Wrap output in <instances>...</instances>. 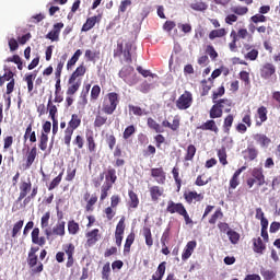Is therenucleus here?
<instances>
[{
  "mask_svg": "<svg viewBox=\"0 0 280 280\" xmlns=\"http://www.w3.org/2000/svg\"><path fill=\"white\" fill-rule=\"evenodd\" d=\"M118 105H119V94L115 92H110L106 95L103 102V113H105V115H113V113L117 110Z\"/></svg>",
  "mask_w": 280,
  "mask_h": 280,
  "instance_id": "obj_1",
  "label": "nucleus"
},
{
  "mask_svg": "<svg viewBox=\"0 0 280 280\" xmlns=\"http://www.w3.org/2000/svg\"><path fill=\"white\" fill-rule=\"evenodd\" d=\"M119 78L129 84V86H135L139 79L137 78V73H135V68L132 66H125L118 73Z\"/></svg>",
  "mask_w": 280,
  "mask_h": 280,
  "instance_id": "obj_2",
  "label": "nucleus"
},
{
  "mask_svg": "<svg viewBox=\"0 0 280 280\" xmlns=\"http://www.w3.org/2000/svg\"><path fill=\"white\" fill-rule=\"evenodd\" d=\"M223 104H226V106L230 107L233 103L231 102V100L228 98L219 100L210 109V119H218L222 117V110L224 109Z\"/></svg>",
  "mask_w": 280,
  "mask_h": 280,
  "instance_id": "obj_3",
  "label": "nucleus"
},
{
  "mask_svg": "<svg viewBox=\"0 0 280 280\" xmlns=\"http://www.w3.org/2000/svg\"><path fill=\"white\" fill-rule=\"evenodd\" d=\"M192 102H194V97L189 92L186 91L176 101V106L178 110H187V108L191 107Z\"/></svg>",
  "mask_w": 280,
  "mask_h": 280,
  "instance_id": "obj_4",
  "label": "nucleus"
},
{
  "mask_svg": "<svg viewBox=\"0 0 280 280\" xmlns=\"http://www.w3.org/2000/svg\"><path fill=\"white\" fill-rule=\"evenodd\" d=\"M65 27V24L62 22L54 24L52 31H50L47 35L46 38L48 40H51L52 43H58L60 40V31Z\"/></svg>",
  "mask_w": 280,
  "mask_h": 280,
  "instance_id": "obj_5",
  "label": "nucleus"
},
{
  "mask_svg": "<svg viewBox=\"0 0 280 280\" xmlns=\"http://www.w3.org/2000/svg\"><path fill=\"white\" fill-rule=\"evenodd\" d=\"M68 84L70 85L67 90V95H75L80 90V86H82V79H74L73 77H70Z\"/></svg>",
  "mask_w": 280,
  "mask_h": 280,
  "instance_id": "obj_6",
  "label": "nucleus"
},
{
  "mask_svg": "<svg viewBox=\"0 0 280 280\" xmlns=\"http://www.w3.org/2000/svg\"><path fill=\"white\" fill-rule=\"evenodd\" d=\"M277 68L272 63H265L260 69V75L264 80H270L275 75Z\"/></svg>",
  "mask_w": 280,
  "mask_h": 280,
  "instance_id": "obj_7",
  "label": "nucleus"
},
{
  "mask_svg": "<svg viewBox=\"0 0 280 280\" xmlns=\"http://www.w3.org/2000/svg\"><path fill=\"white\" fill-rule=\"evenodd\" d=\"M32 191V182L27 179V182H22L20 185V196L18 198V202H21V200L27 198V194Z\"/></svg>",
  "mask_w": 280,
  "mask_h": 280,
  "instance_id": "obj_8",
  "label": "nucleus"
},
{
  "mask_svg": "<svg viewBox=\"0 0 280 280\" xmlns=\"http://www.w3.org/2000/svg\"><path fill=\"white\" fill-rule=\"evenodd\" d=\"M196 246H198V243L196 241H190L187 243L183 254H182V259L183 261H187L191 255H194V250H196Z\"/></svg>",
  "mask_w": 280,
  "mask_h": 280,
  "instance_id": "obj_9",
  "label": "nucleus"
},
{
  "mask_svg": "<svg viewBox=\"0 0 280 280\" xmlns=\"http://www.w3.org/2000/svg\"><path fill=\"white\" fill-rule=\"evenodd\" d=\"M187 209H185V206H183V203H176L174 201H168L166 211H168V213H178L179 215H182Z\"/></svg>",
  "mask_w": 280,
  "mask_h": 280,
  "instance_id": "obj_10",
  "label": "nucleus"
},
{
  "mask_svg": "<svg viewBox=\"0 0 280 280\" xmlns=\"http://www.w3.org/2000/svg\"><path fill=\"white\" fill-rule=\"evenodd\" d=\"M27 264L30 268H33V272H43V262L38 264V256L28 255ZM36 264H38L37 267H36Z\"/></svg>",
  "mask_w": 280,
  "mask_h": 280,
  "instance_id": "obj_11",
  "label": "nucleus"
},
{
  "mask_svg": "<svg viewBox=\"0 0 280 280\" xmlns=\"http://www.w3.org/2000/svg\"><path fill=\"white\" fill-rule=\"evenodd\" d=\"M100 21H102V15H94L89 18L82 26V32H89L90 30H93V27H95V23H100Z\"/></svg>",
  "mask_w": 280,
  "mask_h": 280,
  "instance_id": "obj_12",
  "label": "nucleus"
},
{
  "mask_svg": "<svg viewBox=\"0 0 280 280\" xmlns=\"http://www.w3.org/2000/svg\"><path fill=\"white\" fill-rule=\"evenodd\" d=\"M86 236H88V242H86L88 246H95V244L100 242V230L94 229L91 232H89Z\"/></svg>",
  "mask_w": 280,
  "mask_h": 280,
  "instance_id": "obj_13",
  "label": "nucleus"
},
{
  "mask_svg": "<svg viewBox=\"0 0 280 280\" xmlns=\"http://www.w3.org/2000/svg\"><path fill=\"white\" fill-rule=\"evenodd\" d=\"M243 154L244 159H248V161H255V159L259 155V151L255 147L249 145L243 151Z\"/></svg>",
  "mask_w": 280,
  "mask_h": 280,
  "instance_id": "obj_14",
  "label": "nucleus"
},
{
  "mask_svg": "<svg viewBox=\"0 0 280 280\" xmlns=\"http://www.w3.org/2000/svg\"><path fill=\"white\" fill-rule=\"evenodd\" d=\"M252 175L254 179L257 182L258 187H261L264 183H266V177L264 176V170L262 168H254L252 172Z\"/></svg>",
  "mask_w": 280,
  "mask_h": 280,
  "instance_id": "obj_15",
  "label": "nucleus"
},
{
  "mask_svg": "<svg viewBox=\"0 0 280 280\" xmlns=\"http://www.w3.org/2000/svg\"><path fill=\"white\" fill-rule=\"evenodd\" d=\"M151 176L156 178V183H159V185H163V183H165V172H163V168H152Z\"/></svg>",
  "mask_w": 280,
  "mask_h": 280,
  "instance_id": "obj_16",
  "label": "nucleus"
},
{
  "mask_svg": "<svg viewBox=\"0 0 280 280\" xmlns=\"http://www.w3.org/2000/svg\"><path fill=\"white\" fill-rule=\"evenodd\" d=\"M254 141L258 142L261 148H268L270 145V138L262 133L254 135Z\"/></svg>",
  "mask_w": 280,
  "mask_h": 280,
  "instance_id": "obj_17",
  "label": "nucleus"
},
{
  "mask_svg": "<svg viewBox=\"0 0 280 280\" xmlns=\"http://www.w3.org/2000/svg\"><path fill=\"white\" fill-rule=\"evenodd\" d=\"M199 130H211V132L218 133V125H215V120L211 119L203 122L201 126L198 127Z\"/></svg>",
  "mask_w": 280,
  "mask_h": 280,
  "instance_id": "obj_18",
  "label": "nucleus"
},
{
  "mask_svg": "<svg viewBox=\"0 0 280 280\" xmlns=\"http://www.w3.org/2000/svg\"><path fill=\"white\" fill-rule=\"evenodd\" d=\"M205 197L196 191H189L188 194H185V200L191 205V202H194V200H196V202H200Z\"/></svg>",
  "mask_w": 280,
  "mask_h": 280,
  "instance_id": "obj_19",
  "label": "nucleus"
},
{
  "mask_svg": "<svg viewBox=\"0 0 280 280\" xmlns=\"http://www.w3.org/2000/svg\"><path fill=\"white\" fill-rule=\"evenodd\" d=\"M135 49V46L132 45V43H127L125 45V49L122 51L124 54V58L126 60V62H132V50Z\"/></svg>",
  "mask_w": 280,
  "mask_h": 280,
  "instance_id": "obj_20",
  "label": "nucleus"
},
{
  "mask_svg": "<svg viewBox=\"0 0 280 280\" xmlns=\"http://www.w3.org/2000/svg\"><path fill=\"white\" fill-rule=\"evenodd\" d=\"M65 221H58L52 228V235H58L59 237H65Z\"/></svg>",
  "mask_w": 280,
  "mask_h": 280,
  "instance_id": "obj_21",
  "label": "nucleus"
},
{
  "mask_svg": "<svg viewBox=\"0 0 280 280\" xmlns=\"http://www.w3.org/2000/svg\"><path fill=\"white\" fill-rule=\"evenodd\" d=\"M258 117L260 119L256 121V126H261L264 121L268 119V109L265 106H261L257 109Z\"/></svg>",
  "mask_w": 280,
  "mask_h": 280,
  "instance_id": "obj_22",
  "label": "nucleus"
},
{
  "mask_svg": "<svg viewBox=\"0 0 280 280\" xmlns=\"http://www.w3.org/2000/svg\"><path fill=\"white\" fill-rule=\"evenodd\" d=\"M150 194H151V199L153 200V202H156V200H159V198H161V196H163V188H161L159 186H152L150 188Z\"/></svg>",
  "mask_w": 280,
  "mask_h": 280,
  "instance_id": "obj_23",
  "label": "nucleus"
},
{
  "mask_svg": "<svg viewBox=\"0 0 280 280\" xmlns=\"http://www.w3.org/2000/svg\"><path fill=\"white\" fill-rule=\"evenodd\" d=\"M34 161H36V147H33L27 154L26 170H30L32 167V165L34 164Z\"/></svg>",
  "mask_w": 280,
  "mask_h": 280,
  "instance_id": "obj_24",
  "label": "nucleus"
},
{
  "mask_svg": "<svg viewBox=\"0 0 280 280\" xmlns=\"http://www.w3.org/2000/svg\"><path fill=\"white\" fill-rule=\"evenodd\" d=\"M254 250L259 255H261L264 250H266V245H264V241H261V237L254 240Z\"/></svg>",
  "mask_w": 280,
  "mask_h": 280,
  "instance_id": "obj_25",
  "label": "nucleus"
},
{
  "mask_svg": "<svg viewBox=\"0 0 280 280\" xmlns=\"http://www.w3.org/2000/svg\"><path fill=\"white\" fill-rule=\"evenodd\" d=\"M223 36H226V30L224 28L213 30L209 34L210 40H214V38H222Z\"/></svg>",
  "mask_w": 280,
  "mask_h": 280,
  "instance_id": "obj_26",
  "label": "nucleus"
},
{
  "mask_svg": "<svg viewBox=\"0 0 280 280\" xmlns=\"http://www.w3.org/2000/svg\"><path fill=\"white\" fill-rule=\"evenodd\" d=\"M84 73H86V67H84V65H81L75 69V71L71 74L70 78L82 80V75H84Z\"/></svg>",
  "mask_w": 280,
  "mask_h": 280,
  "instance_id": "obj_27",
  "label": "nucleus"
},
{
  "mask_svg": "<svg viewBox=\"0 0 280 280\" xmlns=\"http://www.w3.org/2000/svg\"><path fill=\"white\" fill-rule=\"evenodd\" d=\"M80 124H82V120L80 119V117H78L77 114H73L71 116V120L69 121L68 129L75 130L80 126Z\"/></svg>",
  "mask_w": 280,
  "mask_h": 280,
  "instance_id": "obj_28",
  "label": "nucleus"
},
{
  "mask_svg": "<svg viewBox=\"0 0 280 280\" xmlns=\"http://www.w3.org/2000/svg\"><path fill=\"white\" fill-rule=\"evenodd\" d=\"M226 235L231 244H237L240 242V233L235 232V230H229Z\"/></svg>",
  "mask_w": 280,
  "mask_h": 280,
  "instance_id": "obj_29",
  "label": "nucleus"
},
{
  "mask_svg": "<svg viewBox=\"0 0 280 280\" xmlns=\"http://www.w3.org/2000/svg\"><path fill=\"white\" fill-rule=\"evenodd\" d=\"M148 126L149 128H151L152 130H155V132H164L163 127H161V125H159L154 119L152 118H148Z\"/></svg>",
  "mask_w": 280,
  "mask_h": 280,
  "instance_id": "obj_30",
  "label": "nucleus"
},
{
  "mask_svg": "<svg viewBox=\"0 0 280 280\" xmlns=\"http://www.w3.org/2000/svg\"><path fill=\"white\" fill-rule=\"evenodd\" d=\"M260 275L264 277L265 280H272L275 277H277V273L272 270H268L266 268H260Z\"/></svg>",
  "mask_w": 280,
  "mask_h": 280,
  "instance_id": "obj_31",
  "label": "nucleus"
},
{
  "mask_svg": "<svg viewBox=\"0 0 280 280\" xmlns=\"http://www.w3.org/2000/svg\"><path fill=\"white\" fill-rule=\"evenodd\" d=\"M143 236L145 238L147 246H152V244H154V241L152 240V231L150 228L143 229Z\"/></svg>",
  "mask_w": 280,
  "mask_h": 280,
  "instance_id": "obj_32",
  "label": "nucleus"
},
{
  "mask_svg": "<svg viewBox=\"0 0 280 280\" xmlns=\"http://www.w3.org/2000/svg\"><path fill=\"white\" fill-rule=\"evenodd\" d=\"M165 265H166L165 261H163L159 265L158 270L155 272L156 280H163V277L165 276Z\"/></svg>",
  "mask_w": 280,
  "mask_h": 280,
  "instance_id": "obj_33",
  "label": "nucleus"
},
{
  "mask_svg": "<svg viewBox=\"0 0 280 280\" xmlns=\"http://www.w3.org/2000/svg\"><path fill=\"white\" fill-rule=\"evenodd\" d=\"M110 187H113V185L108 182L103 184L102 189H101V200H106V198L108 196V191L110 190Z\"/></svg>",
  "mask_w": 280,
  "mask_h": 280,
  "instance_id": "obj_34",
  "label": "nucleus"
},
{
  "mask_svg": "<svg viewBox=\"0 0 280 280\" xmlns=\"http://www.w3.org/2000/svg\"><path fill=\"white\" fill-rule=\"evenodd\" d=\"M106 121H108V117L102 116V115H96V118L94 120V126H95V128H102V126H104V124H106Z\"/></svg>",
  "mask_w": 280,
  "mask_h": 280,
  "instance_id": "obj_35",
  "label": "nucleus"
},
{
  "mask_svg": "<svg viewBox=\"0 0 280 280\" xmlns=\"http://www.w3.org/2000/svg\"><path fill=\"white\" fill-rule=\"evenodd\" d=\"M71 137H73V129H69L67 127V129L65 130V138H63V141H65L67 148L71 147Z\"/></svg>",
  "mask_w": 280,
  "mask_h": 280,
  "instance_id": "obj_36",
  "label": "nucleus"
},
{
  "mask_svg": "<svg viewBox=\"0 0 280 280\" xmlns=\"http://www.w3.org/2000/svg\"><path fill=\"white\" fill-rule=\"evenodd\" d=\"M47 141H49V137L47 133L43 132L39 139V149L45 152L47 150Z\"/></svg>",
  "mask_w": 280,
  "mask_h": 280,
  "instance_id": "obj_37",
  "label": "nucleus"
},
{
  "mask_svg": "<svg viewBox=\"0 0 280 280\" xmlns=\"http://www.w3.org/2000/svg\"><path fill=\"white\" fill-rule=\"evenodd\" d=\"M190 8L196 12H205V10H207V4L205 2H194L190 4Z\"/></svg>",
  "mask_w": 280,
  "mask_h": 280,
  "instance_id": "obj_38",
  "label": "nucleus"
},
{
  "mask_svg": "<svg viewBox=\"0 0 280 280\" xmlns=\"http://www.w3.org/2000/svg\"><path fill=\"white\" fill-rule=\"evenodd\" d=\"M68 231L71 235H75L80 231V225L75 221H70L68 223Z\"/></svg>",
  "mask_w": 280,
  "mask_h": 280,
  "instance_id": "obj_39",
  "label": "nucleus"
},
{
  "mask_svg": "<svg viewBox=\"0 0 280 280\" xmlns=\"http://www.w3.org/2000/svg\"><path fill=\"white\" fill-rule=\"evenodd\" d=\"M61 182H62V173H60L57 177H55V178L51 180V183H50V185H49V187H48L49 191L56 189V187H58Z\"/></svg>",
  "mask_w": 280,
  "mask_h": 280,
  "instance_id": "obj_40",
  "label": "nucleus"
},
{
  "mask_svg": "<svg viewBox=\"0 0 280 280\" xmlns=\"http://www.w3.org/2000/svg\"><path fill=\"white\" fill-rule=\"evenodd\" d=\"M196 156V147L194 144H189L187 148V154L185 156L186 161H191Z\"/></svg>",
  "mask_w": 280,
  "mask_h": 280,
  "instance_id": "obj_41",
  "label": "nucleus"
},
{
  "mask_svg": "<svg viewBox=\"0 0 280 280\" xmlns=\"http://www.w3.org/2000/svg\"><path fill=\"white\" fill-rule=\"evenodd\" d=\"M234 14L238 16H244V14H248V9L246 7H234L231 9Z\"/></svg>",
  "mask_w": 280,
  "mask_h": 280,
  "instance_id": "obj_42",
  "label": "nucleus"
},
{
  "mask_svg": "<svg viewBox=\"0 0 280 280\" xmlns=\"http://www.w3.org/2000/svg\"><path fill=\"white\" fill-rule=\"evenodd\" d=\"M129 198L131 200L130 207L132 209H137V207H139V198L137 197V194H135L133 191H129Z\"/></svg>",
  "mask_w": 280,
  "mask_h": 280,
  "instance_id": "obj_43",
  "label": "nucleus"
},
{
  "mask_svg": "<svg viewBox=\"0 0 280 280\" xmlns=\"http://www.w3.org/2000/svg\"><path fill=\"white\" fill-rule=\"evenodd\" d=\"M47 107L49 108V116L51 117V119H54V117H56V113H58V107H56V105H52L51 95L49 96Z\"/></svg>",
  "mask_w": 280,
  "mask_h": 280,
  "instance_id": "obj_44",
  "label": "nucleus"
},
{
  "mask_svg": "<svg viewBox=\"0 0 280 280\" xmlns=\"http://www.w3.org/2000/svg\"><path fill=\"white\" fill-rule=\"evenodd\" d=\"M34 78H36L34 74H28L25 77V82L27 83V90L28 93H32L34 91Z\"/></svg>",
  "mask_w": 280,
  "mask_h": 280,
  "instance_id": "obj_45",
  "label": "nucleus"
},
{
  "mask_svg": "<svg viewBox=\"0 0 280 280\" xmlns=\"http://www.w3.org/2000/svg\"><path fill=\"white\" fill-rule=\"evenodd\" d=\"M108 277H110V262L105 264L102 270V279L108 280Z\"/></svg>",
  "mask_w": 280,
  "mask_h": 280,
  "instance_id": "obj_46",
  "label": "nucleus"
},
{
  "mask_svg": "<svg viewBox=\"0 0 280 280\" xmlns=\"http://www.w3.org/2000/svg\"><path fill=\"white\" fill-rule=\"evenodd\" d=\"M125 219L121 218L116 226L115 235H124V231H126V225L124 224Z\"/></svg>",
  "mask_w": 280,
  "mask_h": 280,
  "instance_id": "obj_47",
  "label": "nucleus"
},
{
  "mask_svg": "<svg viewBox=\"0 0 280 280\" xmlns=\"http://www.w3.org/2000/svg\"><path fill=\"white\" fill-rule=\"evenodd\" d=\"M135 132H137V129L132 125H130L125 129L122 138L130 139V136L135 135Z\"/></svg>",
  "mask_w": 280,
  "mask_h": 280,
  "instance_id": "obj_48",
  "label": "nucleus"
},
{
  "mask_svg": "<svg viewBox=\"0 0 280 280\" xmlns=\"http://www.w3.org/2000/svg\"><path fill=\"white\" fill-rule=\"evenodd\" d=\"M218 158L222 165H228L229 162L226 161V150L225 149H220L218 151Z\"/></svg>",
  "mask_w": 280,
  "mask_h": 280,
  "instance_id": "obj_49",
  "label": "nucleus"
},
{
  "mask_svg": "<svg viewBox=\"0 0 280 280\" xmlns=\"http://www.w3.org/2000/svg\"><path fill=\"white\" fill-rule=\"evenodd\" d=\"M137 71L143 75V78H156V74L150 72V70H144L141 66L137 68Z\"/></svg>",
  "mask_w": 280,
  "mask_h": 280,
  "instance_id": "obj_50",
  "label": "nucleus"
},
{
  "mask_svg": "<svg viewBox=\"0 0 280 280\" xmlns=\"http://www.w3.org/2000/svg\"><path fill=\"white\" fill-rule=\"evenodd\" d=\"M106 180H110L112 184H114L115 180H117V172L115 171V168L108 170Z\"/></svg>",
  "mask_w": 280,
  "mask_h": 280,
  "instance_id": "obj_51",
  "label": "nucleus"
},
{
  "mask_svg": "<svg viewBox=\"0 0 280 280\" xmlns=\"http://www.w3.org/2000/svg\"><path fill=\"white\" fill-rule=\"evenodd\" d=\"M49 218H51V213L49 212H46L42 217V221H40L42 229H47V226H49Z\"/></svg>",
  "mask_w": 280,
  "mask_h": 280,
  "instance_id": "obj_52",
  "label": "nucleus"
},
{
  "mask_svg": "<svg viewBox=\"0 0 280 280\" xmlns=\"http://www.w3.org/2000/svg\"><path fill=\"white\" fill-rule=\"evenodd\" d=\"M21 229H23V220H20L19 222H16L13 226L12 230V237H16V235H19V232L21 231Z\"/></svg>",
  "mask_w": 280,
  "mask_h": 280,
  "instance_id": "obj_53",
  "label": "nucleus"
},
{
  "mask_svg": "<svg viewBox=\"0 0 280 280\" xmlns=\"http://www.w3.org/2000/svg\"><path fill=\"white\" fill-rule=\"evenodd\" d=\"M259 57V50L257 49H252L249 50L246 55H245V58L247 60H255L256 58Z\"/></svg>",
  "mask_w": 280,
  "mask_h": 280,
  "instance_id": "obj_54",
  "label": "nucleus"
},
{
  "mask_svg": "<svg viewBox=\"0 0 280 280\" xmlns=\"http://www.w3.org/2000/svg\"><path fill=\"white\" fill-rule=\"evenodd\" d=\"M224 214L222 213L221 210H217L210 218L209 224H215L218 222L219 218H222Z\"/></svg>",
  "mask_w": 280,
  "mask_h": 280,
  "instance_id": "obj_55",
  "label": "nucleus"
},
{
  "mask_svg": "<svg viewBox=\"0 0 280 280\" xmlns=\"http://www.w3.org/2000/svg\"><path fill=\"white\" fill-rule=\"evenodd\" d=\"M172 174H173V178L177 185V189L179 190L180 189V177H179V174H178V168L177 167H174L173 171H172Z\"/></svg>",
  "mask_w": 280,
  "mask_h": 280,
  "instance_id": "obj_56",
  "label": "nucleus"
},
{
  "mask_svg": "<svg viewBox=\"0 0 280 280\" xmlns=\"http://www.w3.org/2000/svg\"><path fill=\"white\" fill-rule=\"evenodd\" d=\"M100 93H102V88H100V85H94L91 90V97L93 100H97V97H100Z\"/></svg>",
  "mask_w": 280,
  "mask_h": 280,
  "instance_id": "obj_57",
  "label": "nucleus"
},
{
  "mask_svg": "<svg viewBox=\"0 0 280 280\" xmlns=\"http://www.w3.org/2000/svg\"><path fill=\"white\" fill-rule=\"evenodd\" d=\"M135 243V234H129L126 238L125 250H130V246Z\"/></svg>",
  "mask_w": 280,
  "mask_h": 280,
  "instance_id": "obj_58",
  "label": "nucleus"
},
{
  "mask_svg": "<svg viewBox=\"0 0 280 280\" xmlns=\"http://www.w3.org/2000/svg\"><path fill=\"white\" fill-rule=\"evenodd\" d=\"M223 126H224L226 132H229L231 130V126H233V115H229L224 119V125Z\"/></svg>",
  "mask_w": 280,
  "mask_h": 280,
  "instance_id": "obj_59",
  "label": "nucleus"
},
{
  "mask_svg": "<svg viewBox=\"0 0 280 280\" xmlns=\"http://www.w3.org/2000/svg\"><path fill=\"white\" fill-rule=\"evenodd\" d=\"M224 95V86H220L217 92H213L212 101L213 104H217L218 97H222Z\"/></svg>",
  "mask_w": 280,
  "mask_h": 280,
  "instance_id": "obj_60",
  "label": "nucleus"
},
{
  "mask_svg": "<svg viewBox=\"0 0 280 280\" xmlns=\"http://www.w3.org/2000/svg\"><path fill=\"white\" fill-rule=\"evenodd\" d=\"M63 250L68 257H73V253H75V246H73V244L65 245Z\"/></svg>",
  "mask_w": 280,
  "mask_h": 280,
  "instance_id": "obj_61",
  "label": "nucleus"
},
{
  "mask_svg": "<svg viewBox=\"0 0 280 280\" xmlns=\"http://www.w3.org/2000/svg\"><path fill=\"white\" fill-rule=\"evenodd\" d=\"M86 141L89 151L95 152V139L93 138V136H88Z\"/></svg>",
  "mask_w": 280,
  "mask_h": 280,
  "instance_id": "obj_62",
  "label": "nucleus"
},
{
  "mask_svg": "<svg viewBox=\"0 0 280 280\" xmlns=\"http://www.w3.org/2000/svg\"><path fill=\"white\" fill-rule=\"evenodd\" d=\"M253 23H266V16L262 14H255L250 18Z\"/></svg>",
  "mask_w": 280,
  "mask_h": 280,
  "instance_id": "obj_63",
  "label": "nucleus"
},
{
  "mask_svg": "<svg viewBox=\"0 0 280 280\" xmlns=\"http://www.w3.org/2000/svg\"><path fill=\"white\" fill-rule=\"evenodd\" d=\"M96 56H97V52L92 51L91 49L85 50V58H86L90 62L95 61Z\"/></svg>",
  "mask_w": 280,
  "mask_h": 280,
  "instance_id": "obj_64",
  "label": "nucleus"
}]
</instances>
